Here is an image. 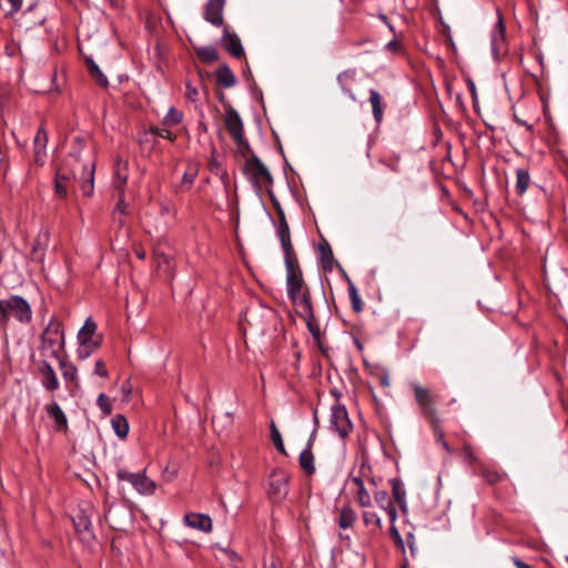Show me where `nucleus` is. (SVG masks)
<instances>
[{
	"label": "nucleus",
	"instance_id": "obj_1",
	"mask_svg": "<svg viewBox=\"0 0 568 568\" xmlns=\"http://www.w3.org/2000/svg\"><path fill=\"white\" fill-rule=\"evenodd\" d=\"M419 413L432 426L433 432H438L439 418L436 409V396L430 389L416 382L410 383Z\"/></svg>",
	"mask_w": 568,
	"mask_h": 568
},
{
	"label": "nucleus",
	"instance_id": "obj_2",
	"mask_svg": "<svg viewBox=\"0 0 568 568\" xmlns=\"http://www.w3.org/2000/svg\"><path fill=\"white\" fill-rule=\"evenodd\" d=\"M10 315L20 323H29L32 318V311L29 303L19 295H12L7 300H0V324L7 325Z\"/></svg>",
	"mask_w": 568,
	"mask_h": 568
},
{
	"label": "nucleus",
	"instance_id": "obj_3",
	"mask_svg": "<svg viewBox=\"0 0 568 568\" xmlns=\"http://www.w3.org/2000/svg\"><path fill=\"white\" fill-rule=\"evenodd\" d=\"M64 347V334L61 324L51 320L41 335L40 349L44 356L59 358L60 352Z\"/></svg>",
	"mask_w": 568,
	"mask_h": 568
},
{
	"label": "nucleus",
	"instance_id": "obj_4",
	"mask_svg": "<svg viewBox=\"0 0 568 568\" xmlns=\"http://www.w3.org/2000/svg\"><path fill=\"white\" fill-rule=\"evenodd\" d=\"M244 174L256 189H268L273 184L271 172L254 154L245 161Z\"/></svg>",
	"mask_w": 568,
	"mask_h": 568
},
{
	"label": "nucleus",
	"instance_id": "obj_5",
	"mask_svg": "<svg viewBox=\"0 0 568 568\" xmlns=\"http://www.w3.org/2000/svg\"><path fill=\"white\" fill-rule=\"evenodd\" d=\"M95 331L97 324L92 321V318H87L84 325L78 333V339L80 343L78 354L81 358L89 357L91 353L100 346V341L94 339Z\"/></svg>",
	"mask_w": 568,
	"mask_h": 568
},
{
	"label": "nucleus",
	"instance_id": "obj_6",
	"mask_svg": "<svg viewBox=\"0 0 568 568\" xmlns=\"http://www.w3.org/2000/svg\"><path fill=\"white\" fill-rule=\"evenodd\" d=\"M116 476L119 480L130 483L141 495H152L155 491V483L146 477L144 473H130L124 469H119Z\"/></svg>",
	"mask_w": 568,
	"mask_h": 568
},
{
	"label": "nucleus",
	"instance_id": "obj_7",
	"mask_svg": "<svg viewBox=\"0 0 568 568\" xmlns=\"http://www.w3.org/2000/svg\"><path fill=\"white\" fill-rule=\"evenodd\" d=\"M331 428L338 434L339 437H345L352 430V423L348 418L347 410L342 405H334L331 409L329 417Z\"/></svg>",
	"mask_w": 568,
	"mask_h": 568
},
{
	"label": "nucleus",
	"instance_id": "obj_8",
	"mask_svg": "<svg viewBox=\"0 0 568 568\" xmlns=\"http://www.w3.org/2000/svg\"><path fill=\"white\" fill-rule=\"evenodd\" d=\"M285 268L287 295L292 302H297V296L301 295L304 284L301 268L298 263L285 265Z\"/></svg>",
	"mask_w": 568,
	"mask_h": 568
},
{
	"label": "nucleus",
	"instance_id": "obj_9",
	"mask_svg": "<svg viewBox=\"0 0 568 568\" xmlns=\"http://www.w3.org/2000/svg\"><path fill=\"white\" fill-rule=\"evenodd\" d=\"M224 125L237 145H247L244 138L243 122L233 108L229 109L223 118Z\"/></svg>",
	"mask_w": 568,
	"mask_h": 568
},
{
	"label": "nucleus",
	"instance_id": "obj_10",
	"mask_svg": "<svg viewBox=\"0 0 568 568\" xmlns=\"http://www.w3.org/2000/svg\"><path fill=\"white\" fill-rule=\"evenodd\" d=\"M288 478L284 473L274 471L270 477L268 495L274 501H281L288 493Z\"/></svg>",
	"mask_w": 568,
	"mask_h": 568
},
{
	"label": "nucleus",
	"instance_id": "obj_11",
	"mask_svg": "<svg viewBox=\"0 0 568 568\" xmlns=\"http://www.w3.org/2000/svg\"><path fill=\"white\" fill-rule=\"evenodd\" d=\"M224 7L225 0H209L204 8V19L214 27H221L224 22Z\"/></svg>",
	"mask_w": 568,
	"mask_h": 568
},
{
	"label": "nucleus",
	"instance_id": "obj_12",
	"mask_svg": "<svg viewBox=\"0 0 568 568\" xmlns=\"http://www.w3.org/2000/svg\"><path fill=\"white\" fill-rule=\"evenodd\" d=\"M183 523L185 526L199 531L209 534L212 531L213 524L209 515L200 513H187L184 515Z\"/></svg>",
	"mask_w": 568,
	"mask_h": 568
},
{
	"label": "nucleus",
	"instance_id": "obj_13",
	"mask_svg": "<svg viewBox=\"0 0 568 568\" xmlns=\"http://www.w3.org/2000/svg\"><path fill=\"white\" fill-rule=\"evenodd\" d=\"M72 520L75 531L79 534L83 541L90 542L92 539H94L93 532L91 530V519L84 510H79Z\"/></svg>",
	"mask_w": 568,
	"mask_h": 568
},
{
	"label": "nucleus",
	"instance_id": "obj_14",
	"mask_svg": "<svg viewBox=\"0 0 568 568\" xmlns=\"http://www.w3.org/2000/svg\"><path fill=\"white\" fill-rule=\"evenodd\" d=\"M72 178L73 173L67 164H63L60 168H58L54 179V191L57 196L61 199L67 197L69 184Z\"/></svg>",
	"mask_w": 568,
	"mask_h": 568
},
{
	"label": "nucleus",
	"instance_id": "obj_15",
	"mask_svg": "<svg viewBox=\"0 0 568 568\" xmlns=\"http://www.w3.org/2000/svg\"><path fill=\"white\" fill-rule=\"evenodd\" d=\"M38 371L41 375V384L47 390L53 392L59 388L58 376L53 367L47 361L39 363Z\"/></svg>",
	"mask_w": 568,
	"mask_h": 568
},
{
	"label": "nucleus",
	"instance_id": "obj_16",
	"mask_svg": "<svg viewBox=\"0 0 568 568\" xmlns=\"http://www.w3.org/2000/svg\"><path fill=\"white\" fill-rule=\"evenodd\" d=\"M221 43L223 48L233 57L241 59L244 55V50L237 34L224 29Z\"/></svg>",
	"mask_w": 568,
	"mask_h": 568
},
{
	"label": "nucleus",
	"instance_id": "obj_17",
	"mask_svg": "<svg viewBox=\"0 0 568 568\" xmlns=\"http://www.w3.org/2000/svg\"><path fill=\"white\" fill-rule=\"evenodd\" d=\"M375 503L388 515L390 524H394L397 519V510L394 501L388 497L386 490L374 491Z\"/></svg>",
	"mask_w": 568,
	"mask_h": 568
},
{
	"label": "nucleus",
	"instance_id": "obj_18",
	"mask_svg": "<svg viewBox=\"0 0 568 568\" xmlns=\"http://www.w3.org/2000/svg\"><path fill=\"white\" fill-rule=\"evenodd\" d=\"M50 233L48 230H41L33 243L31 257L33 261L41 262L44 258L45 250L49 244Z\"/></svg>",
	"mask_w": 568,
	"mask_h": 568
},
{
	"label": "nucleus",
	"instance_id": "obj_19",
	"mask_svg": "<svg viewBox=\"0 0 568 568\" xmlns=\"http://www.w3.org/2000/svg\"><path fill=\"white\" fill-rule=\"evenodd\" d=\"M392 486L393 501L396 503L403 513L407 511L406 489L403 481L398 478L389 480Z\"/></svg>",
	"mask_w": 568,
	"mask_h": 568
},
{
	"label": "nucleus",
	"instance_id": "obj_20",
	"mask_svg": "<svg viewBox=\"0 0 568 568\" xmlns=\"http://www.w3.org/2000/svg\"><path fill=\"white\" fill-rule=\"evenodd\" d=\"M298 307L300 316L305 320H314V312L311 302V295L308 291L303 292L297 296V302H292Z\"/></svg>",
	"mask_w": 568,
	"mask_h": 568
},
{
	"label": "nucleus",
	"instance_id": "obj_21",
	"mask_svg": "<svg viewBox=\"0 0 568 568\" xmlns=\"http://www.w3.org/2000/svg\"><path fill=\"white\" fill-rule=\"evenodd\" d=\"M351 483L355 487V494L357 503L361 507H371L372 498L369 493L366 490L363 480L359 477H353Z\"/></svg>",
	"mask_w": 568,
	"mask_h": 568
},
{
	"label": "nucleus",
	"instance_id": "obj_22",
	"mask_svg": "<svg viewBox=\"0 0 568 568\" xmlns=\"http://www.w3.org/2000/svg\"><path fill=\"white\" fill-rule=\"evenodd\" d=\"M302 469L307 475L315 473L314 455L312 453V439L308 440L307 447L300 454L298 458Z\"/></svg>",
	"mask_w": 568,
	"mask_h": 568
},
{
	"label": "nucleus",
	"instance_id": "obj_23",
	"mask_svg": "<svg viewBox=\"0 0 568 568\" xmlns=\"http://www.w3.org/2000/svg\"><path fill=\"white\" fill-rule=\"evenodd\" d=\"M82 190L85 196H90L93 192V182H94V164L91 163L89 165L83 166L82 173Z\"/></svg>",
	"mask_w": 568,
	"mask_h": 568
},
{
	"label": "nucleus",
	"instance_id": "obj_24",
	"mask_svg": "<svg viewBox=\"0 0 568 568\" xmlns=\"http://www.w3.org/2000/svg\"><path fill=\"white\" fill-rule=\"evenodd\" d=\"M478 473L490 485L501 481L505 477V475L498 469L483 464L480 465Z\"/></svg>",
	"mask_w": 568,
	"mask_h": 568
},
{
	"label": "nucleus",
	"instance_id": "obj_25",
	"mask_svg": "<svg viewBox=\"0 0 568 568\" xmlns=\"http://www.w3.org/2000/svg\"><path fill=\"white\" fill-rule=\"evenodd\" d=\"M369 103L372 105L375 121L381 123L383 120L382 95L375 89L369 90Z\"/></svg>",
	"mask_w": 568,
	"mask_h": 568
},
{
	"label": "nucleus",
	"instance_id": "obj_26",
	"mask_svg": "<svg viewBox=\"0 0 568 568\" xmlns=\"http://www.w3.org/2000/svg\"><path fill=\"white\" fill-rule=\"evenodd\" d=\"M60 371L65 382H72L75 387L79 386L78 368L71 362L60 359Z\"/></svg>",
	"mask_w": 568,
	"mask_h": 568
},
{
	"label": "nucleus",
	"instance_id": "obj_27",
	"mask_svg": "<svg viewBox=\"0 0 568 568\" xmlns=\"http://www.w3.org/2000/svg\"><path fill=\"white\" fill-rule=\"evenodd\" d=\"M128 174H126V163L122 162L120 159L116 161L115 171H114V185L122 193L123 187L126 183Z\"/></svg>",
	"mask_w": 568,
	"mask_h": 568
},
{
	"label": "nucleus",
	"instance_id": "obj_28",
	"mask_svg": "<svg viewBox=\"0 0 568 568\" xmlns=\"http://www.w3.org/2000/svg\"><path fill=\"white\" fill-rule=\"evenodd\" d=\"M216 80L224 88H231L235 84V77L227 65H222L217 69Z\"/></svg>",
	"mask_w": 568,
	"mask_h": 568
},
{
	"label": "nucleus",
	"instance_id": "obj_29",
	"mask_svg": "<svg viewBox=\"0 0 568 568\" xmlns=\"http://www.w3.org/2000/svg\"><path fill=\"white\" fill-rule=\"evenodd\" d=\"M530 183L529 172L526 169H517L516 170V192L519 195H523Z\"/></svg>",
	"mask_w": 568,
	"mask_h": 568
},
{
	"label": "nucleus",
	"instance_id": "obj_30",
	"mask_svg": "<svg viewBox=\"0 0 568 568\" xmlns=\"http://www.w3.org/2000/svg\"><path fill=\"white\" fill-rule=\"evenodd\" d=\"M112 428L118 437L125 438L129 433V423L122 415H115L112 420Z\"/></svg>",
	"mask_w": 568,
	"mask_h": 568
},
{
	"label": "nucleus",
	"instance_id": "obj_31",
	"mask_svg": "<svg viewBox=\"0 0 568 568\" xmlns=\"http://www.w3.org/2000/svg\"><path fill=\"white\" fill-rule=\"evenodd\" d=\"M194 50L197 58L204 63H211L219 57L216 49L212 45L197 47Z\"/></svg>",
	"mask_w": 568,
	"mask_h": 568
},
{
	"label": "nucleus",
	"instance_id": "obj_32",
	"mask_svg": "<svg viewBox=\"0 0 568 568\" xmlns=\"http://www.w3.org/2000/svg\"><path fill=\"white\" fill-rule=\"evenodd\" d=\"M355 519V511L351 507H343L338 517V526L342 529H347L353 526Z\"/></svg>",
	"mask_w": 568,
	"mask_h": 568
},
{
	"label": "nucleus",
	"instance_id": "obj_33",
	"mask_svg": "<svg viewBox=\"0 0 568 568\" xmlns=\"http://www.w3.org/2000/svg\"><path fill=\"white\" fill-rule=\"evenodd\" d=\"M280 240H281L282 248L284 252L285 265L298 263L297 256L295 254V251H294L292 242H291V237H285V239H280Z\"/></svg>",
	"mask_w": 568,
	"mask_h": 568
},
{
	"label": "nucleus",
	"instance_id": "obj_34",
	"mask_svg": "<svg viewBox=\"0 0 568 568\" xmlns=\"http://www.w3.org/2000/svg\"><path fill=\"white\" fill-rule=\"evenodd\" d=\"M87 67L94 80L101 85V87H108L109 82L106 77L102 73L100 68L97 65V63L92 59L87 60Z\"/></svg>",
	"mask_w": 568,
	"mask_h": 568
},
{
	"label": "nucleus",
	"instance_id": "obj_35",
	"mask_svg": "<svg viewBox=\"0 0 568 568\" xmlns=\"http://www.w3.org/2000/svg\"><path fill=\"white\" fill-rule=\"evenodd\" d=\"M48 136L43 129H39L34 136V155L37 160L44 154Z\"/></svg>",
	"mask_w": 568,
	"mask_h": 568
},
{
	"label": "nucleus",
	"instance_id": "obj_36",
	"mask_svg": "<svg viewBox=\"0 0 568 568\" xmlns=\"http://www.w3.org/2000/svg\"><path fill=\"white\" fill-rule=\"evenodd\" d=\"M47 412L54 419L58 426H67V417L57 403L49 405L47 407Z\"/></svg>",
	"mask_w": 568,
	"mask_h": 568
},
{
	"label": "nucleus",
	"instance_id": "obj_37",
	"mask_svg": "<svg viewBox=\"0 0 568 568\" xmlns=\"http://www.w3.org/2000/svg\"><path fill=\"white\" fill-rule=\"evenodd\" d=\"M348 294L352 302V307L356 313H359L363 310V303L358 295L357 288L354 283L348 281Z\"/></svg>",
	"mask_w": 568,
	"mask_h": 568
},
{
	"label": "nucleus",
	"instance_id": "obj_38",
	"mask_svg": "<svg viewBox=\"0 0 568 568\" xmlns=\"http://www.w3.org/2000/svg\"><path fill=\"white\" fill-rule=\"evenodd\" d=\"M154 261H155V264H156V267L159 271L166 273L168 276H171L169 255L161 253V252H155Z\"/></svg>",
	"mask_w": 568,
	"mask_h": 568
},
{
	"label": "nucleus",
	"instance_id": "obj_39",
	"mask_svg": "<svg viewBox=\"0 0 568 568\" xmlns=\"http://www.w3.org/2000/svg\"><path fill=\"white\" fill-rule=\"evenodd\" d=\"M318 251L321 253V258L325 267L332 268L333 263V252L327 242L321 243L318 246Z\"/></svg>",
	"mask_w": 568,
	"mask_h": 568
},
{
	"label": "nucleus",
	"instance_id": "obj_40",
	"mask_svg": "<svg viewBox=\"0 0 568 568\" xmlns=\"http://www.w3.org/2000/svg\"><path fill=\"white\" fill-rule=\"evenodd\" d=\"M363 521L366 526H374L379 530L383 528L382 519L375 511L365 510L363 513Z\"/></svg>",
	"mask_w": 568,
	"mask_h": 568
},
{
	"label": "nucleus",
	"instance_id": "obj_41",
	"mask_svg": "<svg viewBox=\"0 0 568 568\" xmlns=\"http://www.w3.org/2000/svg\"><path fill=\"white\" fill-rule=\"evenodd\" d=\"M462 456L464 462L467 463L468 465H481V463L479 462L478 457L476 456L475 452L473 450L469 444H464L462 449Z\"/></svg>",
	"mask_w": 568,
	"mask_h": 568
},
{
	"label": "nucleus",
	"instance_id": "obj_42",
	"mask_svg": "<svg viewBox=\"0 0 568 568\" xmlns=\"http://www.w3.org/2000/svg\"><path fill=\"white\" fill-rule=\"evenodd\" d=\"M183 114L179 110L171 108L163 119V124L166 126L175 125L182 121Z\"/></svg>",
	"mask_w": 568,
	"mask_h": 568
},
{
	"label": "nucleus",
	"instance_id": "obj_43",
	"mask_svg": "<svg viewBox=\"0 0 568 568\" xmlns=\"http://www.w3.org/2000/svg\"><path fill=\"white\" fill-rule=\"evenodd\" d=\"M271 439L274 444V446L281 452V453H285V448H284V444H283V439H282V436L278 432V429L276 428L275 424L272 422L271 424Z\"/></svg>",
	"mask_w": 568,
	"mask_h": 568
},
{
	"label": "nucleus",
	"instance_id": "obj_44",
	"mask_svg": "<svg viewBox=\"0 0 568 568\" xmlns=\"http://www.w3.org/2000/svg\"><path fill=\"white\" fill-rule=\"evenodd\" d=\"M98 406L99 408L106 415L111 414L112 412V405H111V402H110V398L101 393L99 396H98Z\"/></svg>",
	"mask_w": 568,
	"mask_h": 568
},
{
	"label": "nucleus",
	"instance_id": "obj_45",
	"mask_svg": "<svg viewBox=\"0 0 568 568\" xmlns=\"http://www.w3.org/2000/svg\"><path fill=\"white\" fill-rule=\"evenodd\" d=\"M389 534H390V537L393 538L394 542L396 544V546L404 551V547H405L404 540H403L398 529L396 528L395 523L392 524Z\"/></svg>",
	"mask_w": 568,
	"mask_h": 568
},
{
	"label": "nucleus",
	"instance_id": "obj_46",
	"mask_svg": "<svg viewBox=\"0 0 568 568\" xmlns=\"http://www.w3.org/2000/svg\"><path fill=\"white\" fill-rule=\"evenodd\" d=\"M505 37V26L504 21L500 14H498V21L496 24V30L493 36V41L496 42L497 40H503Z\"/></svg>",
	"mask_w": 568,
	"mask_h": 568
},
{
	"label": "nucleus",
	"instance_id": "obj_47",
	"mask_svg": "<svg viewBox=\"0 0 568 568\" xmlns=\"http://www.w3.org/2000/svg\"><path fill=\"white\" fill-rule=\"evenodd\" d=\"M277 234H278L280 239L291 237L290 227H288V224H287L284 215H282L280 219Z\"/></svg>",
	"mask_w": 568,
	"mask_h": 568
},
{
	"label": "nucleus",
	"instance_id": "obj_48",
	"mask_svg": "<svg viewBox=\"0 0 568 568\" xmlns=\"http://www.w3.org/2000/svg\"><path fill=\"white\" fill-rule=\"evenodd\" d=\"M151 131L153 134L159 135L163 139H168L170 141H174L176 138L174 133H172L170 130L165 128H152Z\"/></svg>",
	"mask_w": 568,
	"mask_h": 568
},
{
	"label": "nucleus",
	"instance_id": "obj_49",
	"mask_svg": "<svg viewBox=\"0 0 568 568\" xmlns=\"http://www.w3.org/2000/svg\"><path fill=\"white\" fill-rule=\"evenodd\" d=\"M306 326L313 337L318 338L321 336L320 325L314 320H305Z\"/></svg>",
	"mask_w": 568,
	"mask_h": 568
},
{
	"label": "nucleus",
	"instance_id": "obj_50",
	"mask_svg": "<svg viewBox=\"0 0 568 568\" xmlns=\"http://www.w3.org/2000/svg\"><path fill=\"white\" fill-rule=\"evenodd\" d=\"M73 151L70 153V156L72 159H74L75 161H79V153H80V150L82 149V145H83V140L79 136L74 138V141H73Z\"/></svg>",
	"mask_w": 568,
	"mask_h": 568
},
{
	"label": "nucleus",
	"instance_id": "obj_51",
	"mask_svg": "<svg viewBox=\"0 0 568 568\" xmlns=\"http://www.w3.org/2000/svg\"><path fill=\"white\" fill-rule=\"evenodd\" d=\"M94 374L101 377H108V371L105 367V363L102 359H98L94 366Z\"/></svg>",
	"mask_w": 568,
	"mask_h": 568
},
{
	"label": "nucleus",
	"instance_id": "obj_52",
	"mask_svg": "<svg viewBox=\"0 0 568 568\" xmlns=\"http://www.w3.org/2000/svg\"><path fill=\"white\" fill-rule=\"evenodd\" d=\"M11 4V9L9 11L10 14L18 12L21 9L22 0H7Z\"/></svg>",
	"mask_w": 568,
	"mask_h": 568
},
{
	"label": "nucleus",
	"instance_id": "obj_53",
	"mask_svg": "<svg viewBox=\"0 0 568 568\" xmlns=\"http://www.w3.org/2000/svg\"><path fill=\"white\" fill-rule=\"evenodd\" d=\"M435 436L437 437V440L440 442L442 446L447 450L449 452V446L447 444V442L444 439V434H443V430L440 429V427L438 426V432L437 433H434Z\"/></svg>",
	"mask_w": 568,
	"mask_h": 568
},
{
	"label": "nucleus",
	"instance_id": "obj_54",
	"mask_svg": "<svg viewBox=\"0 0 568 568\" xmlns=\"http://www.w3.org/2000/svg\"><path fill=\"white\" fill-rule=\"evenodd\" d=\"M194 179H195V172H192V173L185 172L183 175V179H182V183L191 185L194 182Z\"/></svg>",
	"mask_w": 568,
	"mask_h": 568
},
{
	"label": "nucleus",
	"instance_id": "obj_55",
	"mask_svg": "<svg viewBox=\"0 0 568 568\" xmlns=\"http://www.w3.org/2000/svg\"><path fill=\"white\" fill-rule=\"evenodd\" d=\"M186 97L194 101L197 97V90L195 88H192L191 85L186 87Z\"/></svg>",
	"mask_w": 568,
	"mask_h": 568
},
{
	"label": "nucleus",
	"instance_id": "obj_56",
	"mask_svg": "<svg viewBox=\"0 0 568 568\" xmlns=\"http://www.w3.org/2000/svg\"><path fill=\"white\" fill-rule=\"evenodd\" d=\"M513 564L517 567V568H532L530 565L524 562L523 560H520L519 558L517 557H514L513 558Z\"/></svg>",
	"mask_w": 568,
	"mask_h": 568
},
{
	"label": "nucleus",
	"instance_id": "obj_57",
	"mask_svg": "<svg viewBox=\"0 0 568 568\" xmlns=\"http://www.w3.org/2000/svg\"><path fill=\"white\" fill-rule=\"evenodd\" d=\"M115 210H116L118 212H120L121 214H124V213H125V203H124V200H123L122 195H121V196H120V199H119V202H118V204H116Z\"/></svg>",
	"mask_w": 568,
	"mask_h": 568
},
{
	"label": "nucleus",
	"instance_id": "obj_58",
	"mask_svg": "<svg viewBox=\"0 0 568 568\" xmlns=\"http://www.w3.org/2000/svg\"><path fill=\"white\" fill-rule=\"evenodd\" d=\"M122 394L124 395L125 398H128L132 392V387L129 383H124L122 385Z\"/></svg>",
	"mask_w": 568,
	"mask_h": 568
},
{
	"label": "nucleus",
	"instance_id": "obj_59",
	"mask_svg": "<svg viewBox=\"0 0 568 568\" xmlns=\"http://www.w3.org/2000/svg\"><path fill=\"white\" fill-rule=\"evenodd\" d=\"M135 254H136V256H138L140 260H144V258H145V252H144V250H142V248H135Z\"/></svg>",
	"mask_w": 568,
	"mask_h": 568
},
{
	"label": "nucleus",
	"instance_id": "obj_60",
	"mask_svg": "<svg viewBox=\"0 0 568 568\" xmlns=\"http://www.w3.org/2000/svg\"><path fill=\"white\" fill-rule=\"evenodd\" d=\"M266 568H278L277 566V560L276 559H273L268 566H266Z\"/></svg>",
	"mask_w": 568,
	"mask_h": 568
},
{
	"label": "nucleus",
	"instance_id": "obj_61",
	"mask_svg": "<svg viewBox=\"0 0 568 568\" xmlns=\"http://www.w3.org/2000/svg\"><path fill=\"white\" fill-rule=\"evenodd\" d=\"M398 43L396 41H390L388 42L387 47L390 48V49H395L397 48Z\"/></svg>",
	"mask_w": 568,
	"mask_h": 568
},
{
	"label": "nucleus",
	"instance_id": "obj_62",
	"mask_svg": "<svg viewBox=\"0 0 568 568\" xmlns=\"http://www.w3.org/2000/svg\"><path fill=\"white\" fill-rule=\"evenodd\" d=\"M348 95L353 101H356V97L352 91H348Z\"/></svg>",
	"mask_w": 568,
	"mask_h": 568
},
{
	"label": "nucleus",
	"instance_id": "obj_63",
	"mask_svg": "<svg viewBox=\"0 0 568 568\" xmlns=\"http://www.w3.org/2000/svg\"><path fill=\"white\" fill-rule=\"evenodd\" d=\"M400 568H408V561L404 560V562L402 564Z\"/></svg>",
	"mask_w": 568,
	"mask_h": 568
},
{
	"label": "nucleus",
	"instance_id": "obj_64",
	"mask_svg": "<svg viewBox=\"0 0 568 568\" xmlns=\"http://www.w3.org/2000/svg\"><path fill=\"white\" fill-rule=\"evenodd\" d=\"M521 123H523V124H525V125L527 126V129H529V130L531 129V125H528V124H527V123H525V122H521Z\"/></svg>",
	"mask_w": 568,
	"mask_h": 568
}]
</instances>
